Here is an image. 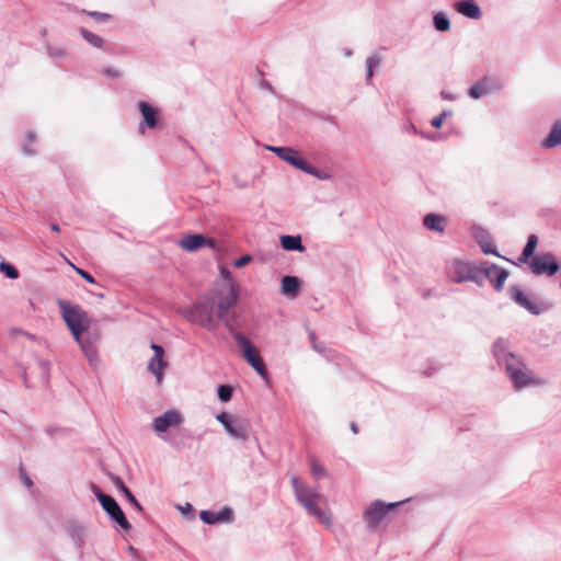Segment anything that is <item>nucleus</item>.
<instances>
[{
	"instance_id": "obj_1",
	"label": "nucleus",
	"mask_w": 561,
	"mask_h": 561,
	"mask_svg": "<svg viewBox=\"0 0 561 561\" xmlns=\"http://www.w3.org/2000/svg\"><path fill=\"white\" fill-rule=\"evenodd\" d=\"M236 301V287L233 285L230 286L228 295L216 290L199 298L192 306L190 310L191 320L208 330H214Z\"/></svg>"
},
{
	"instance_id": "obj_2",
	"label": "nucleus",
	"mask_w": 561,
	"mask_h": 561,
	"mask_svg": "<svg viewBox=\"0 0 561 561\" xmlns=\"http://www.w3.org/2000/svg\"><path fill=\"white\" fill-rule=\"evenodd\" d=\"M290 482L296 500L310 515L316 517L318 522L330 527L332 525V520L330 510L327 507V499L318 491L302 483L296 476L291 477Z\"/></svg>"
},
{
	"instance_id": "obj_3",
	"label": "nucleus",
	"mask_w": 561,
	"mask_h": 561,
	"mask_svg": "<svg viewBox=\"0 0 561 561\" xmlns=\"http://www.w3.org/2000/svg\"><path fill=\"white\" fill-rule=\"evenodd\" d=\"M57 305L75 341L80 342L81 335L89 330L91 324L87 311L80 305H72L67 300H58Z\"/></svg>"
},
{
	"instance_id": "obj_4",
	"label": "nucleus",
	"mask_w": 561,
	"mask_h": 561,
	"mask_svg": "<svg viewBox=\"0 0 561 561\" xmlns=\"http://www.w3.org/2000/svg\"><path fill=\"white\" fill-rule=\"evenodd\" d=\"M506 371L518 389L529 385L543 383V380L533 377L525 364L519 362L513 354H508L507 356Z\"/></svg>"
},
{
	"instance_id": "obj_5",
	"label": "nucleus",
	"mask_w": 561,
	"mask_h": 561,
	"mask_svg": "<svg viewBox=\"0 0 561 561\" xmlns=\"http://www.w3.org/2000/svg\"><path fill=\"white\" fill-rule=\"evenodd\" d=\"M446 271L448 277L455 283L476 280L480 273L474 265L457 259L448 263Z\"/></svg>"
},
{
	"instance_id": "obj_6",
	"label": "nucleus",
	"mask_w": 561,
	"mask_h": 561,
	"mask_svg": "<svg viewBox=\"0 0 561 561\" xmlns=\"http://www.w3.org/2000/svg\"><path fill=\"white\" fill-rule=\"evenodd\" d=\"M268 150L275 152L278 158L291 164L293 167L312 175H318L317 170L311 167L300 153L288 147H267Z\"/></svg>"
},
{
	"instance_id": "obj_7",
	"label": "nucleus",
	"mask_w": 561,
	"mask_h": 561,
	"mask_svg": "<svg viewBox=\"0 0 561 561\" xmlns=\"http://www.w3.org/2000/svg\"><path fill=\"white\" fill-rule=\"evenodd\" d=\"M529 268L535 275L552 276L559 271L560 265L552 253H543L531 257Z\"/></svg>"
},
{
	"instance_id": "obj_8",
	"label": "nucleus",
	"mask_w": 561,
	"mask_h": 561,
	"mask_svg": "<svg viewBox=\"0 0 561 561\" xmlns=\"http://www.w3.org/2000/svg\"><path fill=\"white\" fill-rule=\"evenodd\" d=\"M98 499L103 507V510L125 530H129L131 528L129 522L127 520L124 512L117 504V502L110 495L104 493H99Z\"/></svg>"
},
{
	"instance_id": "obj_9",
	"label": "nucleus",
	"mask_w": 561,
	"mask_h": 561,
	"mask_svg": "<svg viewBox=\"0 0 561 561\" xmlns=\"http://www.w3.org/2000/svg\"><path fill=\"white\" fill-rule=\"evenodd\" d=\"M217 421L225 427L227 433L237 439H248V426L237 420L234 416L227 412H221L216 416Z\"/></svg>"
},
{
	"instance_id": "obj_10",
	"label": "nucleus",
	"mask_w": 561,
	"mask_h": 561,
	"mask_svg": "<svg viewBox=\"0 0 561 561\" xmlns=\"http://www.w3.org/2000/svg\"><path fill=\"white\" fill-rule=\"evenodd\" d=\"M399 504L400 502L385 504L383 502L376 501L366 508L364 518L370 527H376Z\"/></svg>"
},
{
	"instance_id": "obj_11",
	"label": "nucleus",
	"mask_w": 561,
	"mask_h": 561,
	"mask_svg": "<svg viewBox=\"0 0 561 561\" xmlns=\"http://www.w3.org/2000/svg\"><path fill=\"white\" fill-rule=\"evenodd\" d=\"M179 244L183 250L192 252L204 247L214 248L215 240L206 238L203 234L194 233L184 236L179 242Z\"/></svg>"
},
{
	"instance_id": "obj_12",
	"label": "nucleus",
	"mask_w": 561,
	"mask_h": 561,
	"mask_svg": "<svg viewBox=\"0 0 561 561\" xmlns=\"http://www.w3.org/2000/svg\"><path fill=\"white\" fill-rule=\"evenodd\" d=\"M153 356L148 364V369L157 377V381L160 383L163 376V370L167 367V362L163 359L164 351L162 346L158 344H151Z\"/></svg>"
},
{
	"instance_id": "obj_13",
	"label": "nucleus",
	"mask_w": 561,
	"mask_h": 561,
	"mask_svg": "<svg viewBox=\"0 0 561 561\" xmlns=\"http://www.w3.org/2000/svg\"><path fill=\"white\" fill-rule=\"evenodd\" d=\"M182 423V416L178 411L169 410L153 421V427L158 433H163L168 428L178 426Z\"/></svg>"
},
{
	"instance_id": "obj_14",
	"label": "nucleus",
	"mask_w": 561,
	"mask_h": 561,
	"mask_svg": "<svg viewBox=\"0 0 561 561\" xmlns=\"http://www.w3.org/2000/svg\"><path fill=\"white\" fill-rule=\"evenodd\" d=\"M484 275L493 284L495 290H501L508 276L507 271L496 265L485 267Z\"/></svg>"
},
{
	"instance_id": "obj_15",
	"label": "nucleus",
	"mask_w": 561,
	"mask_h": 561,
	"mask_svg": "<svg viewBox=\"0 0 561 561\" xmlns=\"http://www.w3.org/2000/svg\"><path fill=\"white\" fill-rule=\"evenodd\" d=\"M138 108L141 113V116L144 119V125L151 129L157 128L158 123H159L158 122V115H159L158 110L145 101H140L138 103Z\"/></svg>"
},
{
	"instance_id": "obj_16",
	"label": "nucleus",
	"mask_w": 561,
	"mask_h": 561,
	"mask_svg": "<svg viewBox=\"0 0 561 561\" xmlns=\"http://www.w3.org/2000/svg\"><path fill=\"white\" fill-rule=\"evenodd\" d=\"M233 337L238 345L242 348V356L248 363L251 360V358H255L260 355L257 348L245 335L240 332H236Z\"/></svg>"
},
{
	"instance_id": "obj_17",
	"label": "nucleus",
	"mask_w": 561,
	"mask_h": 561,
	"mask_svg": "<svg viewBox=\"0 0 561 561\" xmlns=\"http://www.w3.org/2000/svg\"><path fill=\"white\" fill-rule=\"evenodd\" d=\"M232 517V511L225 508L221 512L202 511L201 519L206 524H216L219 522H229Z\"/></svg>"
},
{
	"instance_id": "obj_18",
	"label": "nucleus",
	"mask_w": 561,
	"mask_h": 561,
	"mask_svg": "<svg viewBox=\"0 0 561 561\" xmlns=\"http://www.w3.org/2000/svg\"><path fill=\"white\" fill-rule=\"evenodd\" d=\"M495 89L494 82L489 78H483L476 84H473L469 90V95L472 99H480Z\"/></svg>"
},
{
	"instance_id": "obj_19",
	"label": "nucleus",
	"mask_w": 561,
	"mask_h": 561,
	"mask_svg": "<svg viewBox=\"0 0 561 561\" xmlns=\"http://www.w3.org/2000/svg\"><path fill=\"white\" fill-rule=\"evenodd\" d=\"M456 10L465 16L470 19H479L481 10L472 0H465L455 3Z\"/></svg>"
},
{
	"instance_id": "obj_20",
	"label": "nucleus",
	"mask_w": 561,
	"mask_h": 561,
	"mask_svg": "<svg viewBox=\"0 0 561 561\" xmlns=\"http://www.w3.org/2000/svg\"><path fill=\"white\" fill-rule=\"evenodd\" d=\"M300 289L299 279L295 276H284L282 278L280 291L285 296L296 297Z\"/></svg>"
},
{
	"instance_id": "obj_21",
	"label": "nucleus",
	"mask_w": 561,
	"mask_h": 561,
	"mask_svg": "<svg viewBox=\"0 0 561 561\" xmlns=\"http://www.w3.org/2000/svg\"><path fill=\"white\" fill-rule=\"evenodd\" d=\"M423 224L428 230L442 233L445 230L446 218L436 214H427Z\"/></svg>"
},
{
	"instance_id": "obj_22",
	"label": "nucleus",
	"mask_w": 561,
	"mask_h": 561,
	"mask_svg": "<svg viewBox=\"0 0 561 561\" xmlns=\"http://www.w3.org/2000/svg\"><path fill=\"white\" fill-rule=\"evenodd\" d=\"M511 294H512V297L514 298V300L519 304L520 306H523L524 308H526L527 310H529L530 312L533 313H538V309L536 308V306L526 297V295L524 294V291L522 290L520 287L518 286H514L511 288Z\"/></svg>"
},
{
	"instance_id": "obj_23",
	"label": "nucleus",
	"mask_w": 561,
	"mask_h": 561,
	"mask_svg": "<svg viewBox=\"0 0 561 561\" xmlns=\"http://www.w3.org/2000/svg\"><path fill=\"white\" fill-rule=\"evenodd\" d=\"M280 244L282 248L286 251H305V247L302 245L301 238L299 236H283L280 238Z\"/></svg>"
},
{
	"instance_id": "obj_24",
	"label": "nucleus",
	"mask_w": 561,
	"mask_h": 561,
	"mask_svg": "<svg viewBox=\"0 0 561 561\" xmlns=\"http://www.w3.org/2000/svg\"><path fill=\"white\" fill-rule=\"evenodd\" d=\"M537 244H538L537 236L530 234L527 239V243H526L520 256L518 257V261L520 263H527L528 261H530L533 257V254L537 248Z\"/></svg>"
},
{
	"instance_id": "obj_25",
	"label": "nucleus",
	"mask_w": 561,
	"mask_h": 561,
	"mask_svg": "<svg viewBox=\"0 0 561 561\" xmlns=\"http://www.w3.org/2000/svg\"><path fill=\"white\" fill-rule=\"evenodd\" d=\"M559 145H561V122L553 125L549 136L543 141L546 148H553Z\"/></svg>"
},
{
	"instance_id": "obj_26",
	"label": "nucleus",
	"mask_w": 561,
	"mask_h": 561,
	"mask_svg": "<svg viewBox=\"0 0 561 561\" xmlns=\"http://www.w3.org/2000/svg\"><path fill=\"white\" fill-rule=\"evenodd\" d=\"M220 274L225 279V283L222 284L221 288L217 290L218 293H222L224 295H228V291L230 289V286L233 285L236 287V299L238 298L239 293V286L238 284L232 279L231 273L226 270L225 267L220 268Z\"/></svg>"
},
{
	"instance_id": "obj_27",
	"label": "nucleus",
	"mask_w": 561,
	"mask_h": 561,
	"mask_svg": "<svg viewBox=\"0 0 561 561\" xmlns=\"http://www.w3.org/2000/svg\"><path fill=\"white\" fill-rule=\"evenodd\" d=\"M77 343L80 345L81 350L90 362H93L96 358L98 352L93 342L85 341L81 335V341Z\"/></svg>"
},
{
	"instance_id": "obj_28",
	"label": "nucleus",
	"mask_w": 561,
	"mask_h": 561,
	"mask_svg": "<svg viewBox=\"0 0 561 561\" xmlns=\"http://www.w3.org/2000/svg\"><path fill=\"white\" fill-rule=\"evenodd\" d=\"M80 34L91 46L102 48L103 39L99 35L88 31L87 28H81Z\"/></svg>"
},
{
	"instance_id": "obj_29",
	"label": "nucleus",
	"mask_w": 561,
	"mask_h": 561,
	"mask_svg": "<svg viewBox=\"0 0 561 561\" xmlns=\"http://www.w3.org/2000/svg\"><path fill=\"white\" fill-rule=\"evenodd\" d=\"M115 484L123 491V493L126 495V497L128 499V501L138 510V511H142V507L140 505V503L137 501V499L133 495V493L130 492V490L123 483V481L117 478L115 479Z\"/></svg>"
},
{
	"instance_id": "obj_30",
	"label": "nucleus",
	"mask_w": 561,
	"mask_h": 561,
	"mask_svg": "<svg viewBox=\"0 0 561 561\" xmlns=\"http://www.w3.org/2000/svg\"><path fill=\"white\" fill-rule=\"evenodd\" d=\"M434 26L437 31L445 32L450 28V23L447 16L443 13H436L434 15Z\"/></svg>"
},
{
	"instance_id": "obj_31",
	"label": "nucleus",
	"mask_w": 561,
	"mask_h": 561,
	"mask_svg": "<svg viewBox=\"0 0 561 561\" xmlns=\"http://www.w3.org/2000/svg\"><path fill=\"white\" fill-rule=\"evenodd\" d=\"M249 364L256 370V373L261 377H263V378L267 377V369H266L265 364L260 355L255 358H251Z\"/></svg>"
},
{
	"instance_id": "obj_32",
	"label": "nucleus",
	"mask_w": 561,
	"mask_h": 561,
	"mask_svg": "<svg viewBox=\"0 0 561 561\" xmlns=\"http://www.w3.org/2000/svg\"><path fill=\"white\" fill-rule=\"evenodd\" d=\"M233 389L230 386L221 385L218 387V398L222 402H228L232 397Z\"/></svg>"
},
{
	"instance_id": "obj_33",
	"label": "nucleus",
	"mask_w": 561,
	"mask_h": 561,
	"mask_svg": "<svg viewBox=\"0 0 561 561\" xmlns=\"http://www.w3.org/2000/svg\"><path fill=\"white\" fill-rule=\"evenodd\" d=\"M366 64H367V78H368V79H371V77H373V69H374L375 67H378V66H379V64H380V57H379V56L374 55V56H371V57H369V58L367 59Z\"/></svg>"
},
{
	"instance_id": "obj_34",
	"label": "nucleus",
	"mask_w": 561,
	"mask_h": 561,
	"mask_svg": "<svg viewBox=\"0 0 561 561\" xmlns=\"http://www.w3.org/2000/svg\"><path fill=\"white\" fill-rule=\"evenodd\" d=\"M0 270L2 272H4V274L9 277V278H16L19 276V273L16 271V268L9 264V263H1L0 264Z\"/></svg>"
},
{
	"instance_id": "obj_35",
	"label": "nucleus",
	"mask_w": 561,
	"mask_h": 561,
	"mask_svg": "<svg viewBox=\"0 0 561 561\" xmlns=\"http://www.w3.org/2000/svg\"><path fill=\"white\" fill-rule=\"evenodd\" d=\"M310 470H311V473L316 478H320V477H324L325 476L324 468L317 460H311V462H310Z\"/></svg>"
},
{
	"instance_id": "obj_36",
	"label": "nucleus",
	"mask_w": 561,
	"mask_h": 561,
	"mask_svg": "<svg viewBox=\"0 0 561 561\" xmlns=\"http://www.w3.org/2000/svg\"><path fill=\"white\" fill-rule=\"evenodd\" d=\"M73 268L88 283H90V284H94L95 283L94 277L90 273H88L87 271H84L82 268H79L77 266H73Z\"/></svg>"
},
{
	"instance_id": "obj_37",
	"label": "nucleus",
	"mask_w": 561,
	"mask_h": 561,
	"mask_svg": "<svg viewBox=\"0 0 561 561\" xmlns=\"http://www.w3.org/2000/svg\"><path fill=\"white\" fill-rule=\"evenodd\" d=\"M251 261H252V256L247 254V255H243V256L239 257L238 260H236L234 266L237 268H241V267H244L245 265H248Z\"/></svg>"
},
{
	"instance_id": "obj_38",
	"label": "nucleus",
	"mask_w": 561,
	"mask_h": 561,
	"mask_svg": "<svg viewBox=\"0 0 561 561\" xmlns=\"http://www.w3.org/2000/svg\"><path fill=\"white\" fill-rule=\"evenodd\" d=\"M309 339H310V342L312 344V347L317 351V352H322L323 351V347H321L318 342H317V336H316V333L310 331L309 332Z\"/></svg>"
},
{
	"instance_id": "obj_39",
	"label": "nucleus",
	"mask_w": 561,
	"mask_h": 561,
	"mask_svg": "<svg viewBox=\"0 0 561 561\" xmlns=\"http://www.w3.org/2000/svg\"><path fill=\"white\" fill-rule=\"evenodd\" d=\"M445 119V113L434 117L431 122L432 126L435 128H440Z\"/></svg>"
},
{
	"instance_id": "obj_40",
	"label": "nucleus",
	"mask_w": 561,
	"mask_h": 561,
	"mask_svg": "<svg viewBox=\"0 0 561 561\" xmlns=\"http://www.w3.org/2000/svg\"><path fill=\"white\" fill-rule=\"evenodd\" d=\"M89 15L94 18V19H96V20H99V21H105V20L110 19V14L101 13V12H95V11L89 12Z\"/></svg>"
},
{
	"instance_id": "obj_41",
	"label": "nucleus",
	"mask_w": 561,
	"mask_h": 561,
	"mask_svg": "<svg viewBox=\"0 0 561 561\" xmlns=\"http://www.w3.org/2000/svg\"><path fill=\"white\" fill-rule=\"evenodd\" d=\"M482 250L484 253H493L497 255L495 248L491 244L482 245Z\"/></svg>"
},
{
	"instance_id": "obj_42",
	"label": "nucleus",
	"mask_w": 561,
	"mask_h": 561,
	"mask_svg": "<svg viewBox=\"0 0 561 561\" xmlns=\"http://www.w3.org/2000/svg\"><path fill=\"white\" fill-rule=\"evenodd\" d=\"M21 478H22L23 483H24L27 488L32 486V484H33V483H32V480H31V479H30V478H28V477H27L23 471L21 472Z\"/></svg>"
},
{
	"instance_id": "obj_43",
	"label": "nucleus",
	"mask_w": 561,
	"mask_h": 561,
	"mask_svg": "<svg viewBox=\"0 0 561 561\" xmlns=\"http://www.w3.org/2000/svg\"><path fill=\"white\" fill-rule=\"evenodd\" d=\"M50 229L55 232H59V226L57 224H50Z\"/></svg>"
},
{
	"instance_id": "obj_44",
	"label": "nucleus",
	"mask_w": 561,
	"mask_h": 561,
	"mask_svg": "<svg viewBox=\"0 0 561 561\" xmlns=\"http://www.w3.org/2000/svg\"><path fill=\"white\" fill-rule=\"evenodd\" d=\"M139 131H140L141 134H144V133H145V126H144V125H139Z\"/></svg>"
},
{
	"instance_id": "obj_45",
	"label": "nucleus",
	"mask_w": 561,
	"mask_h": 561,
	"mask_svg": "<svg viewBox=\"0 0 561 561\" xmlns=\"http://www.w3.org/2000/svg\"><path fill=\"white\" fill-rule=\"evenodd\" d=\"M106 73L112 75V76H116V73H115V72L110 71V70H106Z\"/></svg>"
},
{
	"instance_id": "obj_46",
	"label": "nucleus",
	"mask_w": 561,
	"mask_h": 561,
	"mask_svg": "<svg viewBox=\"0 0 561 561\" xmlns=\"http://www.w3.org/2000/svg\"><path fill=\"white\" fill-rule=\"evenodd\" d=\"M352 430H353L355 433L357 432V430H356V427H355L354 425L352 426Z\"/></svg>"
}]
</instances>
